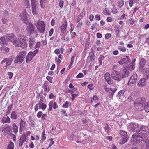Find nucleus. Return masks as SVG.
Segmentation results:
<instances>
[{
	"label": "nucleus",
	"instance_id": "63",
	"mask_svg": "<svg viewBox=\"0 0 149 149\" xmlns=\"http://www.w3.org/2000/svg\"><path fill=\"white\" fill-rule=\"evenodd\" d=\"M69 105V102L68 101H66L65 103L63 105V107L64 108H66Z\"/></svg>",
	"mask_w": 149,
	"mask_h": 149
},
{
	"label": "nucleus",
	"instance_id": "62",
	"mask_svg": "<svg viewBox=\"0 0 149 149\" xmlns=\"http://www.w3.org/2000/svg\"><path fill=\"white\" fill-rule=\"evenodd\" d=\"M8 74L9 76V78L10 79H11L12 78L13 74L12 72H8Z\"/></svg>",
	"mask_w": 149,
	"mask_h": 149
},
{
	"label": "nucleus",
	"instance_id": "3",
	"mask_svg": "<svg viewBox=\"0 0 149 149\" xmlns=\"http://www.w3.org/2000/svg\"><path fill=\"white\" fill-rule=\"evenodd\" d=\"M44 22L38 21L36 24L37 29L39 32L43 33L45 29V25Z\"/></svg>",
	"mask_w": 149,
	"mask_h": 149
},
{
	"label": "nucleus",
	"instance_id": "59",
	"mask_svg": "<svg viewBox=\"0 0 149 149\" xmlns=\"http://www.w3.org/2000/svg\"><path fill=\"white\" fill-rule=\"evenodd\" d=\"M40 45V43L39 42H37L35 46V49H38L39 48Z\"/></svg>",
	"mask_w": 149,
	"mask_h": 149
},
{
	"label": "nucleus",
	"instance_id": "60",
	"mask_svg": "<svg viewBox=\"0 0 149 149\" xmlns=\"http://www.w3.org/2000/svg\"><path fill=\"white\" fill-rule=\"evenodd\" d=\"M2 22L3 23L5 24H7V19L4 18H3L2 19Z\"/></svg>",
	"mask_w": 149,
	"mask_h": 149
},
{
	"label": "nucleus",
	"instance_id": "27",
	"mask_svg": "<svg viewBox=\"0 0 149 149\" xmlns=\"http://www.w3.org/2000/svg\"><path fill=\"white\" fill-rule=\"evenodd\" d=\"M33 56L32 55L31 52H29L26 57V61L27 63L30 61L33 57Z\"/></svg>",
	"mask_w": 149,
	"mask_h": 149
},
{
	"label": "nucleus",
	"instance_id": "43",
	"mask_svg": "<svg viewBox=\"0 0 149 149\" xmlns=\"http://www.w3.org/2000/svg\"><path fill=\"white\" fill-rule=\"evenodd\" d=\"M103 14L105 15H110V13L109 12V10L105 8L103 11Z\"/></svg>",
	"mask_w": 149,
	"mask_h": 149
},
{
	"label": "nucleus",
	"instance_id": "25",
	"mask_svg": "<svg viewBox=\"0 0 149 149\" xmlns=\"http://www.w3.org/2000/svg\"><path fill=\"white\" fill-rule=\"evenodd\" d=\"M37 3H31L32 12L33 14L34 15H36L37 14V8H36Z\"/></svg>",
	"mask_w": 149,
	"mask_h": 149
},
{
	"label": "nucleus",
	"instance_id": "40",
	"mask_svg": "<svg viewBox=\"0 0 149 149\" xmlns=\"http://www.w3.org/2000/svg\"><path fill=\"white\" fill-rule=\"evenodd\" d=\"M53 102L52 101H51L49 103L48 105L49 108L48 109V111H51L52 109L53 106Z\"/></svg>",
	"mask_w": 149,
	"mask_h": 149
},
{
	"label": "nucleus",
	"instance_id": "10",
	"mask_svg": "<svg viewBox=\"0 0 149 149\" xmlns=\"http://www.w3.org/2000/svg\"><path fill=\"white\" fill-rule=\"evenodd\" d=\"M120 135L122 136H123V137L122 136L123 140L121 143L124 144L127 141L128 136L127 135V133L126 132L123 130L120 131Z\"/></svg>",
	"mask_w": 149,
	"mask_h": 149
},
{
	"label": "nucleus",
	"instance_id": "53",
	"mask_svg": "<svg viewBox=\"0 0 149 149\" xmlns=\"http://www.w3.org/2000/svg\"><path fill=\"white\" fill-rule=\"evenodd\" d=\"M118 2V6L119 7H120V8L122 7L124 5L123 1L122 0H121L120 1H119Z\"/></svg>",
	"mask_w": 149,
	"mask_h": 149
},
{
	"label": "nucleus",
	"instance_id": "47",
	"mask_svg": "<svg viewBox=\"0 0 149 149\" xmlns=\"http://www.w3.org/2000/svg\"><path fill=\"white\" fill-rule=\"evenodd\" d=\"M145 143L146 145V148L147 149H149V139H146V138Z\"/></svg>",
	"mask_w": 149,
	"mask_h": 149
},
{
	"label": "nucleus",
	"instance_id": "42",
	"mask_svg": "<svg viewBox=\"0 0 149 149\" xmlns=\"http://www.w3.org/2000/svg\"><path fill=\"white\" fill-rule=\"evenodd\" d=\"M75 56H72V57L71 58L70 63L69 65V67L71 66L73 64L75 59Z\"/></svg>",
	"mask_w": 149,
	"mask_h": 149
},
{
	"label": "nucleus",
	"instance_id": "46",
	"mask_svg": "<svg viewBox=\"0 0 149 149\" xmlns=\"http://www.w3.org/2000/svg\"><path fill=\"white\" fill-rule=\"evenodd\" d=\"M12 107V105H11L8 106L7 109V111L6 112V115H8L10 113Z\"/></svg>",
	"mask_w": 149,
	"mask_h": 149
},
{
	"label": "nucleus",
	"instance_id": "49",
	"mask_svg": "<svg viewBox=\"0 0 149 149\" xmlns=\"http://www.w3.org/2000/svg\"><path fill=\"white\" fill-rule=\"evenodd\" d=\"M45 130H44L42 133V136L41 137V139L42 140H44L46 138V136L45 134Z\"/></svg>",
	"mask_w": 149,
	"mask_h": 149
},
{
	"label": "nucleus",
	"instance_id": "58",
	"mask_svg": "<svg viewBox=\"0 0 149 149\" xmlns=\"http://www.w3.org/2000/svg\"><path fill=\"white\" fill-rule=\"evenodd\" d=\"M25 4H26V8H30V6L29 4V1L28 0H26L25 1Z\"/></svg>",
	"mask_w": 149,
	"mask_h": 149
},
{
	"label": "nucleus",
	"instance_id": "37",
	"mask_svg": "<svg viewBox=\"0 0 149 149\" xmlns=\"http://www.w3.org/2000/svg\"><path fill=\"white\" fill-rule=\"evenodd\" d=\"M6 42L5 37H2L0 38V43L2 45L5 44Z\"/></svg>",
	"mask_w": 149,
	"mask_h": 149
},
{
	"label": "nucleus",
	"instance_id": "23",
	"mask_svg": "<svg viewBox=\"0 0 149 149\" xmlns=\"http://www.w3.org/2000/svg\"><path fill=\"white\" fill-rule=\"evenodd\" d=\"M67 25V22L66 20L65 21L64 24H63L60 27V31L61 33H63L66 29Z\"/></svg>",
	"mask_w": 149,
	"mask_h": 149
},
{
	"label": "nucleus",
	"instance_id": "16",
	"mask_svg": "<svg viewBox=\"0 0 149 149\" xmlns=\"http://www.w3.org/2000/svg\"><path fill=\"white\" fill-rule=\"evenodd\" d=\"M120 74L122 78H124L128 77L129 74V72L125 69H123L120 71Z\"/></svg>",
	"mask_w": 149,
	"mask_h": 149
},
{
	"label": "nucleus",
	"instance_id": "38",
	"mask_svg": "<svg viewBox=\"0 0 149 149\" xmlns=\"http://www.w3.org/2000/svg\"><path fill=\"white\" fill-rule=\"evenodd\" d=\"M127 24L129 25H132L134 24V19H130L128 20Z\"/></svg>",
	"mask_w": 149,
	"mask_h": 149
},
{
	"label": "nucleus",
	"instance_id": "1",
	"mask_svg": "<svg viewBox=\"0 0 149 149\" xmlns=\"http://www.w3.org/2000/svg\"><path fill=\"white\" fill-rule=\"evenodd\" d=\"M128 129L130 131L136 132L137 134H134L132 137L133 141L136 143L144 140L149 132L147 127L136 123H131L128 127Z\"/></svg>",
	"mask_w": 149,
	"mask_h": 149
},
{
	"label": "nucleus",
	"instance_id": "13",
	"mask_svg": "<svg viewBox=\"0 0 149 149\" xmlns=\"http://www.w3.org/2000/svg\"><path fill=\"white\" fill-rule=\"evenodd\" d=\"M20 125V132L22 133L21 132L24 130L26 128V123L24 121L21 119L19 123Z\"/></svg>",
	"mask_w": 149,
	"mask_h": 149
},
{
	"label": "nucleus",
	"instance_id": "11",
	"mask_svg": "<svg viewBox=\"0 0 149 149\" xmlns=\"http://www.w3.org/2000/svg\"><path fill=\"white\" fill-rule=\"evenodd\" d=\"M137 79V75L136 73H134L130 78V80L128 83V85L136 83Z\"/></svg>",
	"mask_w": 149,
	"mask_h": 149
},
{
	"label": "nucleus",
	"instance_id": "51",
	"mask_svg": "<svg viewBox=\"0 0 149 149\" xmlns=\"http://www.w3.org/2000/svg\"><path fill=\"white\" fill-rule=\"evenodd\" d=\"M104 129L105 131L107 132H108L110 130L109 127L108 126V125L107 124L105 126Z\"/></svg>",
	"mask_w": 149,
	"mask_h": 149
},
{
	"label": "nucleus",
	"instance_id": "55",
	"mask_svg": "<svg viewBox=\"0 0 149 149\" xmlns=\"http://www.w3.org/2000/svg\"><path fill=\"white\" fill-rule=\"evenodd\" d=\"M47 79L50 83H52V78L49 76H47L46 77Z\"/></svg>",
	"mask_w": 149,
	"mask_h": 149
},
{
	"label": "nucleus",
	"instance_id": "21",
	"mask_svg": "<svg viewBox=\"0 0 149 149\" xmlns=\"http://www.w3.org/2000/svg\"><path fill=\"white\" fill-rule=\"evenodd\" d=\"M49 84V83L48 82L46 81L44 83L43 86L44 91L46 92H48L50 91V89L48 86Z\"/></svg>",
	"mask_w": 149,
	"mask_h": 149
},
{
	"label": "nucleus",
	"instance_id": "50",
	"mask_svg": "<svg viewBox=\"0 0 149 149\" xmlns=\"http://www.w3.org/2000/svg\"><path fill=\"white\" fill-rule=\"evenodd\" d=\"M98 97L96 95L94 96L92 99L91 100V103L93 102L94 101H96V100H98Z\"/></svg>",
	"mask_w": 149,
	"mask_h": 149
},
{
	"label": "nucleus",
	"instance_id": "31",
	"mask_svg": "<svg viewBox=\"0 0 149 149\" xmlns=\"http://www.w3.org/2000/svg\"><path fill=\"white\" fill-rule=\"evenodd\" d=\"M13 44L16 47H20V44L19 41V37L18 39L16 38V39H15Z\"/></svg>",
	"mask_w": 149,
	"mask_h": 149
},
{
	"label": "nucleus",
	"instance_id": "45",
	"mask_svg": "<svg viewBox=\"0 0 149 149\" xmlns=\"http://www.w3.org/2000/svg\"><path fill=\"white\" fill-rule=\"evenodd\" d=\"M45 99L43 97H41L40 98V99L39 101V103L40 104L44 103L45 102Z\"/></svg>",
	"mask_w": 149,
	"mask_h": 149
},
{
	"label": "nucleus",
	"instance_id": "6",
	"mask_svg": "<svg viewBox=\"0 0 149 149\" xmlns=\"http://www.w3.org/2000/svg\"><path fill=\"white\" fill-rule=\"evenodd\" d=\"M13 61V59L11 57L5 58L2 61L1 63L3 64L4 63L6 64L5 68H7L10 67Z\"/></svg>",
	"mask_w": 149,
	"mask_h": 149
},
{
	"label": "nucleus",
	"instance_id": "19",
	"mask_svg": "<svg viewBox=\"0 0 149 149\" xmlns=\"http://www.w3.org/2000/svg\"><path fill=\"white\" fill-rule=\"evenodd\" d=\"M24 60L22 59L21 56H20L19 55H18L16 56L15 59L14 61V64L19 63H22Z\"/></svg>",
	"mask_w": 149,
	"mask_h": 149
},
{
	"label": "nucleus",
	"instance_id": "28",
	"mask_svg": "<svg viewBox=\"0 0 149 149\" xmlns=\"http://www.w3.org/2000/svg\"><path fill=\"white\" fill-rule=\"evenodd\" d=\"M10 117L12 119L14 120L16 119L17 118H18V115L15 111H13L12 112Z\"/></svg>",
	"mask_w": 149,
	"mask_h": 149
},
{
	"label": "nucleus",
	"instance_id": "9",
	"mask_svg": "<svg viewBox=\"0 0 149 149\" xmlns=\"http://www.w3.org/2000/svg\"><path fill=\"white\" fill-rule=\"evenodd\" d=\"M28 14L26 11H24L23 13L20 14V19L23 21L24 23L27 24V23H29L28 21Z\"/></svg>",
	"mask_w": 149,
	"mask_h": 149
},
{
	"label": "nucleus",
	"instance_id": "48",
	"mask_svg": "<svg viewBox=\"0 0 149 149\" xmlns=\"http://www.w3.org/2000/svg\"><path fill=\"white\" fill-rule=\"evenodd\" d=\"M2 50H3L4 52L5 53H7L10 50L9 48L6 47H3V48H2Z\"/></svg>",
	"mask_w": 149,
	"mask_h": 149
},
{
	"label": "nucleus",
	"instance_id": "26",
	"mask_svg": "<svg viewBox=\"0 0 149 149\" xmlns=\"http://www.w3.org/2000/svg\"><path fill=\"white\" fill-rule=\"evenodd\" d=\"M35 42L34 38H32V37H30L29 39V45L30 47L31 48L32 47Z\"/></svg>",
	"mask_w": 149,
	"mask_h": 149
},
{
	"label": "nucleus",
	"instance_id": "32",
	"mask_svg": "<svg viewBox=\"0 0 149 149\" xmlns=\"http://www.w3.org/2000/svg\"><path fill=\"white\" fill-rule=\"evenodd\" d=\"M26 54V51H21L18 54L21 56L22 58L24 60L25 56Z\"/></svg>",
	"mask_w": 149,
	"mask_h": 149
},
{
	"label": "nucleus",
	"instance_id": "15",
	"mask_svg": "<svg viewBox=\"0 0 149 149\" xmlns=\"http://www.w3.org/2000/svg\"><path fill=\"white\" fill-rule=\"evenodd\" d=\"M145 63L146 61L144 58H142L140 60L139 67V70L140 71L142 72L144 70V67Z\"/></svg>",
	"mask_w": 149,
	"mask_h": 149
},
{
	"label": "nucleus",
	"instance_id": "29",
	"mask_svg": "<svg viewBox=\"0 0 149 149\" xmlns=\"http://www.w3.org/2000/svg\"><path fill=\"white\" fill-rule=\"evenodd\" d=\"M143 77L146 78L147 79L149 78V67L146 68L145 70Z\"/></svg>",
	"mask_w": 149,
	"mask_h": 149
},
{
	"label": "nucleus",
	"instance_id": "30",
	"mask_svg": "<svg viewBox=\"0 0 149 149\" xmlns=\"http://www.w3.org/2000/svg\"><path fill=\"white\" fill-rule=\"evenodd\" d=\"M13 132L15 134H17L18 131V127L17 126L15 123L13 124Z\"/></svg>",
	"mask_w": 149,
	"mask_h": 149
},
{
	"label": "nucleus",
	"instance_id": "8",
	"mask_svg": "<svg viewBox=\"0 0 149 149\" xmlns=\"http://www.w3.org/2000/svg\"><path fill=\"white\" fill-rule=\"evenodd\" d=\"M28 23H27V24H26L27 26L26 28V29L28 33L30 34L32 33L33 32H34L36 34L37 33V31L34 30L35 28L33 27V24L30 23L28 24Z\"/></svg>",
	"mask_w": 149,
	"mask_h": 149
},
{
	"label": "nucleus",
	"instance_id": "33",
	"mask_svg": "<svg viewBox=\"0 0 149 149\" xmlns=\"http://www.w3.org/2000/svg\"><path fill=\"white\" fill-rule=\"evenodd\" d=\"M4 132L6 133H8L11 131V126L10 125H8L4 129Z\"/></svg>",
	"mask_w": 149,
	"mask_h": 149
},
{
	"label": "nucleus",
	"instance_id": "39",
	"mask_svg": "<svg viewBox=\"0 0 149 149\" xmlns=\"http://www.w3.org/2000/svg\"><path fill=\"white\" fill-rule=\"evenodd\" d=\"M104 58V56L101 55L100 56L98 60L101 65L102 64V61L103 60Z\"/></svg>",
	"mask_w": 149,
	"mask_h": 149
},
{
	"label": "nucleus",
	"instance_id": "34",
	"mask_svg": "<svg viewBox=\"0 0 149 149\" xmlns=\"http://www.w3.org/2000/svg\"><path fill=\"white\" fill-rule=\"evenodd\" d=\"M94 55L92 52H91L90 53V56L88 57V59H90L91 61H93L94 60Z\"/></svg>",
	"mask_w": 149,
	"mask_h": 149
},
{
	"label": "nucleus",
	"instance_id": "24",
	"mask_svg": "<svg viewBox=\"0 0 149 149\" xmlns=\"http://www.w3.org/2000/svg\"><path fill=\"white\" fill-rule=\"evenodd\" d=\"M136 60L133 59L132 60V62L130 65H129L128 68V69L130 70H133L134 69L135 66V61Z\"/></svg>",
	"mask_w": 149,
	"mask_h": 149
},
{
	"label": "nucleus",
	"instance_id": "2",
	"mask_svg": "<svg viewBox=\"0 0 149 149\" xmlns=\"http://www.w3.org/2000/svg\"><path fill=\"white\" fill-rule=\"evenodd\" d=\"M146 101L144 98H138L135 101L134 105L137 111H140L144 108L143 105Z\"/></svg>",
	"mask_w": 149,
	"mask_h": 149
},
{
	"label": "nucleus",
	"instance_id": "54",
	"mask_svg": "<svg viewBox=\"0 0 149 149\" xmlns=\"http://www.w3.org/2000/svg\"><path fill=\"white\" fill-rule=\"evenodd\" d=\"M38 49H36V50L33 51V52H32V56H34L38 52Z\"/></svg>",
	"mask_w": 149,
	"mask_h": 149
},
{
	"label": "nucleus",
	"instance_id": "52",
	"mask_svg": "<svg viewBox=\"0 0 149 149\" xmlns=\"http://www.w3.org/2000/svg\"><path fill=\"white\" fill-rule=\"evenodd\" d=\"M118 49L120 51L123 52H125L126 51V49L124 47L121 46H119L118 47Z\"/></svg>",
	"mask_w": 149,
	"mask_h": 149
},
{
	"label": "nucleus",
	"instance_id": "41",
	"mask_svg": "<svg viewBox=\"0 0 149 149\" xmlns=\"http://www.w3.org/2000/svg\"><path fill=\"white\" fill-rule=\"evenodd\" d=\"M124 93V91L123 90H121L118 93L117 96L119 97V98H120V97L123 95Z\"/></svg>",
	"mask_w": 149,
	"mask_h": 149
},
{
	"label": "nucleus",
	"instance_id": "5",
	"mask_svg": "<svg viewBox=\"0 0 149 149\" xmlns=\"http://www.w3.org/2000/svg\"><path fill=\"white\" fill-rule=\"evenodd\" d=\"M104 89L106 92L108 93V96L111 98L113 97L114 93L117 90L116 88H109L105 86H104Z\"/></svg>",
	"mask_w": 149,
	"mask_h": 149
},
{
	"label": "nucleus",
	"instance_id": "56",
	"mask_svg": "<svg viewBox=\"0 0 149 149\" xmlns=\"http://www.w3.org/2000/svg\"><path fill=\"white\" fill-rule=\"evenodd\" d=\"M42 114V112L41 111L38 112L37 114V116L38 118L41 117V116Z\"/></svg>",
	"mask_w": 149,
	"mask_h": 149
},
{
	"label": "nucleus",
	"instance_id": "64",
	"mask_svg": "<svg viewBox=\"0 0 149 149\" xmlns=\"http://www.w3.org/2000/svg\"><path fill=\"white\" fill-rule=\"evenodd\" d=\"M111 35L109 33L105 35V38L106 39H109L111 37Z\"/></svg>",
	"mask_w": 149,
	"mask_h": 149
},
{
	"label": "nucleus",
	"instance_id": "57",
	"mask_svg": "<svg viewBox=\"0 0 149 149\" xmlns=\"http://www.w3.org/2000/svg\"><path fill=\"white\" fill-rule=\"evenodd\" d=\"M64 2L63 0H61L59 3V6L60 7L62 8L63 7Z\"/></svg>",
	"mask_w": 149,
	"mask_h": 149
},
{
	"label": "nucleus",
	"instance_id": "14",
	"mask_svg": "<svg viewBox=\"0 0 149 149\" xmlns=\"http://www.w3.org/2000/svg\"><path fill=\"white\" fill-rule=\"evenodd\" d=\"M5 36L8 41H10L13 43L15 39H16V36L13 33L7 34Z\"/></svg>",
	"mask_w": 149,
	"mask_h": 149
},
{
	"label": "nucleus",
	"instance_id": "20",
	"mask_svg": "<svg viewBox=\"0 0 149 149\" xmlns=\"http://www.w3.org/2000/svg\"><path fill=\"white\" fill-rule=\"evenodd\" d=\"M26 137L25 134H23L19 139V146H21L26 141Z\"/></svg>",
	"mask_w": 149,
	"mask_h": 149
},
{
	"label": "nucleus",
	"instance_id": "35",
	"mask_svg": "<svg viewBox=\"0 0 149 149\" xmlns=\"http://www.w3.org/2000/svg\"><path fill=\"white\" fill-rule=\"evenodd\" d=\"M144 109L146 112H149V101L145 104Z\"/></svg>",
	"mask_w": 149,
	"mask_h": 149
},
{
	"label": "nucleus",
	"instance_id": "36",
	"mask_svg": "<svg viewBox=\"0 0 149 149\" xmlns=\"http://www.w3.org/2000/svg\"><path fill=\"white\" fill-rule=\"evenodd\" d=\"M14 145L13 143L10 142L7 146V149H14Z\"/></svg>",
	"mask_w": 149,
	"mask_h": 149
},
{
	"label": "nucleus",
	"instance_id": "7",
	"mask_svg": "<svg viewBox=\"0 0 149 149\" xmlns=\"http://www.w3.org/2000/svg\"><path fill=\"white\" fill-rule=\"evenodd\" d=\"M111 77L112 78L117 81H119L121 80V75L119 72L116 71H113L111 74Z\"/></svg>",
	"mask_w": 149,
	"mask_h": 149
},
{
	"label": "nucleus",
	"instance_id": "4",
	"mask_svg": "<svg viewBox=\"0 0 149 149\" xmlns=\"http://www.w3.org/2000/svg\"><path fill=\"white\" fill-rule=\"evenodd\" d=\"M20 41V47L22 48L25 47L27 46V37L25 36L20 35L19 36Z\"/></svg>",
	"mask_w": 149,
	"mask_h": 149
},
{
	"label": "nucleus",
	"instance_id": "22",
	"mask_svg": "<svg viewBox=\"0 0 149 149\" xmlns=\"http://www.w3.org/2000/svg\"><path fill=\"white\" fill-rule=\"evenodd\" d=\"M129 58L128 56H126L125 58L122 59L120 61L118 62V63L120 65H123L127 62H129Z\"/></svg>",
	"mask_w": 149,
	"mask_h": 149
},
{
	"label": "nucleus",
	"instance_id": "17",
	"mask_svg": "<svg viewBox=\"0 0 149 149\" xmlns=\"http://www.w3.org/2000/svg\"><path fill=\"white\" fill-rule=\"evenodd\" d=\"M104 78L107 83L109 84H112V80L111 78L110 74L108 72L106 73L104 76Z\"/></svg>",
	"mask_w": 149,
	"mask_h": 149
},
{
	"label": "nucleus",
	"instance_id": "61",
	"mask_svg": "<svg viewBox=\"0 0 149 149\" xmlns=\"http://www.w3.org/2000/svg\"><path fill=\"white\" fill-rule=\"evenodd\" d=\"M84 76L83 74L81 73H79L78 75L76 76L77 78H81L83 77Z\"/></svg>",
	"mask_w": 149,
	"mask_h": 149
},
{
	"label": "nucleus",
	"instance_id": "44",
	"mask_svg": "<svg viewBox=\"0 0 149 149\" xmlns=\"http://www.w3.org/2000/svg\"><path fill=\"white\" fill-rule=\"evenodd\" d=\"M83 17L82 15L80 14L79 16L76 19V21L77 22H79L82 19Z\"/></svg>",
	"mask_w": 149,
	"mask_h": 149
},
{
	"label": "nucleus",
	"instance_id": "12",
	"mask_svg": "<svg viewBox=\"0 0 149 149\" xmlns=\"http://www.w3.org/2000/svg\"><path fill=\"white\" fill-rule=\"evenodd\" d=\"M147 78L144 77L141 79L138 82L137 84L138 86L140 87L144 86L146 84Z\"/></svg>",
	"mask_w": 149,
	"mask_h": 149
},
{
	"label": "nucleus",
	"instance_id": "18",
	"mask_svg": "<svg viewBox=\"0 0 149 149\" xmlns=\"http://www.w3.org/2000/svg\"><path fill=\"white\" fill-rule=\"evenodd\" d=\"M6 115V116L3 117L1 120V121L3 123H10L11 122V120L8 116Z\"/></svg>",
	"mask_w": 149,
	"mask_h": 149
}]
</instances>
